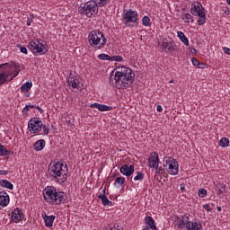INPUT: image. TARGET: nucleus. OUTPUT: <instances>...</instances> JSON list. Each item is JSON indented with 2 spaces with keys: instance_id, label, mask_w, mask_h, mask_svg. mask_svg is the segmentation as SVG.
Here are the masks:
<instances>
[{
  "instance_id": "1",
  "label": "nucleus",
  "mask_w": 230,
  "mask_h": 230,
  "mask_svg": "<svg viewBox=\"0 0 230 230\" xmlns=\"http://www.w3.org/2000/svg\"><path fill=\"white\" fill-rule=\"evenodd\" d=\"M136 75L127 66L117 68L114 75H110V84L116 89H128L134 84Z\"/></svg>"
},
{
  "instance_id": "2",
  "label": "nucleus",
  "mask_w": 230,
  "mask_h": 230,
  "mask_svg": "<svg viewBox=\"0 0 230 230\" xmlns=\"http://www.w3.org/2000/svg\"><path fill=\"white\" fill-rule=\"evenodd\" d=\"M67 164L61 162L50 164L49 166V175L57 182H66L67 181Z\"/></svg>"
},
{
  "instance_id": "3",
  "label": "nucleus",
  "mask_w": 230,
  "mask_h": 230,
  "mask_svg": "<svg viewBox=\"0 0 230 230\" xmlns=\"http://www.w3.org/2000/svg\"><path fill=\"white\" fill-rule=\"evenodd\" d=\"M21 69L15 63H4L0 65V87L6 82H12L19 75Z\"/></svg>"
},
{
  "instance_id": "4",
  "label": "nucleus",
  "mask_w": 230,
  "mask_h": 230,
  "mask_svg": "<svg viewBox=\"0 0 230 230\" xmlns=\"http://www.w3.org/2000/svg\"><path fill=\"white\" fill-rule=\"evenodd\" d=\"M43 197L48 204L54 206H58V204H62V202L67 200V195L63 191H57V189L53 186H48L44 189Z\"/></svg>"
},
{
  "instance_id": "5",
  "label": "nucleus",
  "mask_w": 230,
  "mask_h": 230,
  "mask_svg": "<svg viewBox=\"0 0 230 230\" xmlns=\"http://www.w3.org/2000/svg\"><path fill=\"white\" fill-rule=\"evenodd\" d=\"M88 42L94 49H102L107 44V38L99 30L92 31L88 35Z\"/></svg>"
},
{
  "instance_id": "6",
  "label": "nucleus",
  "mask_w": 230,
  "mask_h": 230,
  "mask_svg": "<svg viewBox=\"0 0 230 230\" xmlns=\"http://www.w3.org/2000/svg\"><path fill=\"white\" fill-rule=\"evenodd\" d=\"M98 6L96 4V1L92 0L88 1L85 4H82L78 7V13L81 15H85L88 17V19H91V17H96L98 15Z\"/></svg>"
},
{
  "instance_id": "7",
  "label": "nucleus",
  "mask_w": 230,
  "mask_h": 230,
  "mask_svg": "<svg viewBox=\"0 0 230 230\" xmlns=\"http://www.w3.org/2000/svg\"><path fill=\"white\" fill-rule=\"evenodd\" d=\"M28 49L33 53V55H46L49 49L48 43L41 39H35L29 42Z\"/></svg>"
},
{
  "instance_id": "8",
  "label": "nucleus",
  "mask_w": 230,
  "mask_h": 230,
  "mask_svg": "<svg viewBox=\"0 0 230 230\" xmlns=\"http://www.w3.org/2000/svg\"><path fill=\"white\" fill-rule=\"evenodd\" d=\"M122 22L128 28H134L136 24H139V14L137 11L132 9L124 10L122 13Z\"/></svg>"
},
{
  "instance_id": "9",
  "label": "nucleus",
  "mask_w": 230,
  "mask_h": 230,
  "mask_svg": "<svg viewBox=\"0 0 230 230\" xmlns=\"http://www.w3.org/2000/svg\"><path fill=\"white\" fill-rule=\"evenodd\" d=\"M190 13L195 17H199L197 21L198 26L206 24V9L199 2H194L190 6Z\"/></svg>"
},
{
  "instance_id": "10",
  "label": "nucleus",
  "mask_w": 230,
  "mask_h": 230,
  "mask_svg": "<svg viewBox=\"0 0 230 230\" xmlns=\"http://www.w3.org/2000/svg\"><path fill=\"white\" fill-rule=\"evenodd\" d=\"M164 166L170 175H177L179 173V162L172 156L164 158Z\"/></svg>"
},
{
  "instance_id": "11",
  "label": "nucleus",
  "mask_w": 230,
  "mask_h": 230,
  "mask_svg": "<svg viewBox=\"0 0 230 230\" xmlns=\"http://www.w3.org/2000/svg\"><path fill=\"white\" fill-rule=\"evenodd\" d=\"M180 227H186L187 230H202V224L199 221H190V214H185L180 220Z\"/></svg>"
},
{
  "instance_id": "12",
  "label": "nucleus",
  "mask_w": 230,
  "mask_h": 230,
  "mask_svg": "<svg viewBox=\"0 0 230 230\" xmlns=\"http://www.w3.org/2000/svg\"><path fill=\"white\" fill-rule=\"evenodd\" d=\"M28 128L31 134H39V132L42 130V120L37 117L30 119L28 121Z\"/></svg>"
},
{
  "instance_id": "13",
  "label": "nucleus",
  "mask_w": 230,
  "mask_h": 230,
  "mask_svg": "<svg viewBox=\"0 0 230 230\" xmlns=\"http://www.w3.org/2000/svg\"><path fill=\"white\" fill-rule=\"evenodd\" d=\"M66 82L69 89L72 90L73 93H78V91H80V79H78V76L70 75L66 77Z\"/></svg>"
},
{
  "instance_id": "14",
  "label": "nucleus",
  "mask_w": 230,
  "mask_h": 230,
  "mask_svg": "<svg viewBox=\"0 0 230 230\" xmlns=\"http://www.w3.org/2000/svg\"><path fill=\"white\" fill-rule=\"evenodd\" d=\"M22 218H24V214L22 213V210H21L19 208H14L11 212V222H13L14 224H19V222H22Z\"/></svg>"
},
{
  "instance_id": "15",
  "label": "nucleus",
  "mask_w": 230,
  "mask_h": 230,
  "mask_svg": "<svg viewBox=\"0 0 230 230\" xmlns=\"http://www.w3.org/2000/svg\"><path fill=\"white\" fill-rule=\"evenodd\" d=\"M148 164L150 168H153L154 170L159 168V154L157 152L151 153L148 159Z\"/></svg>"
},
{
  "instance_id": "16",
  "label": "nucleus",
  "mask_w": 230,
  "mask_h": 230,
  "mask_svg": "<svg viewBox=\"0 0 230 230\" xmlns=\"http://www.w3.org/2000/svg\"><path fill=\"white\" fill-rule=\"evenodd\" d=\"M119 172L125 177H131V175H134V172H135L134 164H130V165L123 164L119 168Z\"/></svg>"
},
{
  "instance_id": "17",
  "label": "nucleus",
  "mask_w": 230,
  "mask_h": 230,
  "mask_svg": "<svg viewBox=\"0 0 230 230\" xmlns=\"http://www.w3.org/2000/svg\"><path fill=\"white\" fill-rule=\"evenodd\" d=\"M90 108L98 109L100 112H108L109 111H112V106H107L105 104H100L98 102L90 104Z\"/></svg>"
},
{
  "instance_id": "18",
  "label": "nucleus",
  "mask_w": 230,
  "mask_h": 230,
  "mask_svg": "<svg viewBox=\"0 0 230 230\" xmlns=\"http://www.w3.org/2000/svg\"><path fill=\"white\" fill-rule=\"evenodd\" d=\"M10 204V196L4 191H0V208H6Z\"/></svg>"
},
{
  "instance_id": "19",
  "label": "nucleus",
  "mask_w": 230,
  "mask_h": 230,
  "mask_svg": "<svg viewBox=\"0 0 230 230\" xmlns=\"http://www.w3.org/2000/svg\"><path fill=\"white\" fill-rule=\"evenodd\" d=\"M42 218L45 222L46 227H53V222H55V218H57V217L53 215L48 216L46 214H42Z\"/></svg>"
},
{
  "instance_id": "20",
  "label": "nucleus",
  "mask_w": 230,
  "mask_h": 230,
  "mask_svg": "<svg viewBox=\"0 0 230 230\" xmlns=\"http://www.w3.org/2000/svg\"><path fill=\"white\" fill-rule=\"evenodd\" d=\"M145 222L147 229L157 230V226H155V220L152 217H146Z\"/></svg>"
},
{
  "instance_id": "21",
  "label": "nucleus",
  "mask_w": 230,
  "mask_h": 230,
  "mask_svg": "<svg viewBox=\"0 0 230 230\" xmlns=\"http://www.w3.org/2000/svg\"><path fill=\"white\" fill-rule=\"evenodd\" d=\"M44 146H46V140L40 139L33 145V150L36 152H40V150H44Z\"/></svg>"
},
{
  "instance_id": "22",
  "label": "nucleus",
  "mask_w": 230,
  "mask_h": 230,
  "mask_svg": "<svg viewBox=\"0 0 230 230\" xmlns=\"http://www.w3.org/2000/svg\"><path fill=\"white\" fill-rule=\"evenodd\" d=\"M177 37L185 46H190V40H188V37H186L184 32L181 31H177Z\"/></svg>"
},
{
  "instance_id": "23",
  "label": "nucleus",
  "mask_w": 230,
  "mask_h": 230,
  "mask_svg": "<svg viewBox=\"0 0 230 230\" xmlns=\"http://www.w3.org/2000/svg\"><path fill=\"white\" fill-rule=\"evenodd\" d=\"M162 48L165 51H173V46H172L171 42H168V40L164 39L162 40Z\"/></svg>"
},
{
  "instance_id": "24",
  "label": "nucleus",
  "mask_w": 230,
  "mask_h": 230,
  "mask_svg": "<svg viewBox=\"0 0 230 230\" xmlns=\"http://www.w3.org/2000/svg\"><path fill=\"white\" fill-rule=\"evenodd\" d=\"M181 20L187 24H189V22H195V20H193V16L191 15V13H188L181 14Z\"/></svg>"
},
{
  "instance_id": "25",
  "label": "nucleus",
  "mask_w": 230,
  "mask_h": 230,
  "mask_svg": "<svg viewBox=\"0 0 230 230\" xmlns=\"http://www.w3.org/2000/svg\"><path fill=\"white\" fill-rule=\"evenodd\" d=\"M31 87H33V83L26 82L23 84H22V86L20 87V90L22 93H28V91H30Z\"/></svg>"
},
{
  "instance_id": "26",
  "label": "nucleus",
  "mask_w": 230,
  "mask_h": 230,
  "mask_svg": "<svg viewBox=\"0 0 230 230\" xmlns=\"http://www.w3.org/2000/svg\"><path fill=\"white\" fill-rule=\"evenodd\" d=\"M0 186L2 188H7V190H13V184L10 182L8 180H1Z\"/></svg>"
},
{
  "instance_id": "27",
  "label": "nucleus",
  "mask_w": 230,
  "mask_h": 230,
  "mask_svg": "<svg viewBox=\"0 0 230 230\" xmlns=\"http://www.w3.org/2000/svg\"><path fill=\"white\" fill-rule=\"evenodd\" d=\"M125 184V177H118L114 182L116 188H121Z\"/></svg>"
},
{
  "instance_id": "28",
  "label": "nucleus",
  "mask_w": 230,
  "mask_h": 230,
  "mask_svg": "<svg viewBox=\"0 0 230 230\" xmlns=\"http://www.w3.org/2000/svg\"><path fill=\"white\" fill-rule=\"evenodd\" d=\"M217 188V195H221L222 197H224V193H226V184H221V187H218V185L216 186Z\"/></svg>"
},
{
  "instance_id": "29",
  "label": "nucleus",
  "mask_w": 230,
  "mask_h": 230,
  "mask_svg": "<svg viewBox=\"0 0 230 230\" xmlns=\"http://www.w3.org/2000/svg\"><path fill=\"white\" fill-rule=\"evenodd\" d=\"M142 24L143 26H147L148 28H150V26H152V22L150 20V16L146 15L142 18Z\"/></svg>"
},
{
  "instance_id": "30",
  "label": "nucleus",
  "mask_w": 230,
  "mask_h": 230,
  "mask_svg": "<svg viewBox=\"0 0 230 230\" xmlns=\"http://www.w3.org/2000/svg\"><path fill=\"white\" fill-rule=\"evenodd\" d=\"M191 62L195 67H199V69H204V66H206V64L200 63V61L195 58H192Z\"/></svg>"
},
{
  "instance_id": "31",
  "label": "nucleus",
  "mask_w": 230,
  "mask_h": 230,
  "mask_svg": "<svg viewBox=\"0 0 230 230\" xmlns=\"http://www.w3.org/2000/svg\"><path fill=\"white\" fill-rule=\"evenodd\" d=\"M5 155H10V151L4 148V146L0 144V157H4Z\"/></svg>"
},
{
  "instance_id": "32",
  "label": "nucleus",
  "mask_w": 230,
  "mask_h": 230,
  "mask_svg": "<svg viewBox=\"0 0 230 230\" xmlns=\"http://www.w3.org/2000/svg\"><path fill=\"white\" fill-rule=\"evenodd\" d=\"M219 145L220 146H222L223 148H227V146H229V138L227 137H222L219 141Z\"/></svg>"
},
{
  "instance_id": "33",
  "label": "nucleus",
  "mask_w": 230,
  "mask_h": 230,
  "mask_svg": "<svg viewBox=\"0 0 230 230\" xmlns=\"http://www.w3.org/2000/svg\"><path fill=\"white\" fill-rule=\"evenodd\" d=\"M95 3L97 4V8L98 6L102 8L103 6H107V4L111 3V0H96Z\"/></svg>"
},
{
  "instance_id": "34",
  "label": "nucleus",
  "mask_w": 230,
  "mask_h": 230,
  "mask_svg": "<svg viewBox=\"0 0 230 230\" xmlns=\"http://www.w3.org/2000/svg\"><path fill=\"white\" fill-rule=\"evenodd\" d=\"M99 199L100 200H102L103 206H112V201L109 200V198H107V196H102Z\"/></svg>"
},
{
  "instance_id": "35",
  "label": "nucleus",
  "mask_w": 230,
  "mask_h": 230,
  "mask_svg": "<svg viewBox=\"0 0 230 230\" xmlns=\"http://www.w3.org/2000/svg\"><path fill=\"white\" fill-rule=\"evenodd\" d=\"M145 179V173L143 172H137V175L133 178V181H143Z\"/></svg>"
},
{
  "instance_id": "36",
  "label": "nucleus",
  "mask_w": 230,
  "mask_h": 230,
  "mask_svg": "<svg viewBox=\"0 0 230 230\" xmlns=\"http://www.w3.org/2000/svg\"><path fill=\"white\" fill-rule=\"evenodd\" d=\"M106 193H107L106 188L105 187L103 188V186H102L99 190L98 199L102 197H107Z\"/></svg>"
},
{
  "instance_id": "37",
  "label": "nucleus",
  "mask_w": 230,
  "mask_h": 230,
  "mask_svg": "<svg viewBox=\"0 0 230 230\" xmlns=\"http://www.w3.org/2000/svg\"><path fill=\"white\" fill-rule=\"evenodd\" d=\"M98 58H99V60H109V62H111V56H109V55H107V54H100L99 56H98Z\"/></svg>"
},
{
  "instance_id": "38",
  "label": "nucleus",
  "mask_w": 230,
  "mask_h": 230,
  "mask_svg": "<svg viewBox=\"0 0 230 230\" xmlns=\"http://www.w3.org/2000/svg\"><path fill=\"white\" fill-rule=\"evenodd\" d=\"M109 230H123V226L118 223H115L111 226Z\"/></svg>"
},
{
  "instance_id": "39",
  "label": "nucleus",
  "mask_w": 230,
  "mask_h": 230,
  "mask_svg": "<svg viewBox=\"0 0 230 230\" xmlns=\"http://www.w3.org/2000/svg\"><path fill=\"white\" fill-rule=\"evenodd\" d=\"M111 62H123V57L121 56H111Z\"/></svg>"
},
{
  "instance_id": "40",
  "label": "nucleus",
  "mask_w": 230,
  "mask_h": 230,
  "mask_svg": "<svg viewBox=\"0 0 230 230\" xmlns=\"http://www.w3.org/2000/svg\"><path fill=\"white\" fill-rule=\"evenodd\" d=\"M199 197H201V199H204L206 195H208V190L206 189H199L198 191Z\"/></svg>"
},
{
  "instance_id": "41",
  "label": "nucleus",
  "mask_w": 230,
  "mask_h": 230,
  "mask_svg": "<svg viewBox=\"0 0 230 230\" xmlns=\"http://www.w3.org/2000/svg\"><path fill=\"white\" fill-rule=\"evenodd\" d=\"M211 206H215V204H213V203L205 204V205H203V208H205V210L208 212H211V211H213V208H211Z\"/></svg>"
},
{
  "instance_id": "42",
  "label": "nucleus",
  "mask_w": 230,
  "mask_h": 230,
  "mask_svg": "<svg viewBox=\"0 0 230 230\" xmlns=\"http://www.w3.org/2000/svg\"><path fill=\"white\" fill-rule=\"evenodd\" d=\"M33 19H35V16L33 14H30L27 18V26H31Z\"/></svg>"
},
{
  "instance_id": "43",
  "label": "nucleus",
  "mask_w": 230,
  "mask_h": 230,
  "mask_svg": "<svg viewBox=\"0 0 230 230\" xmlns=\"http://www.w3.org/2000/svg\"><path fill=\"white\" fill-rule=\"evenodd\" d=\"M41 128L43 129L44 136H48V134H49V128H48V127H46V125H44V123H42Z\"/></svg>"
},
{
  "instance_id": "44",
  "label": "nucleus",
  "mask_w": 230,
  "mask_h": 230,
  "mask_svg": "<svg viewBox=\"0 0 230 230\" xmlns=\"http://www.w3.org/2000/svg\"><path fill=\"white\" fill-rule=\"evenodd\" d=\"M156 173H158L159 175H163V173H164V168L163 167H157V169H155Z\"/></svg>"
},
{
  "instance_id": "45",
  "label": "nucleus",
  "mask_w": 230,
  "mask_h": 230,
  "mask_svg": "<svg viewBox=\"0 0 230 230\" xmlns=\"http://www.w3.org/2000/svg\"><path fill=\"white\" fill-rule=\"evenodd\" d=\"M21 53H24V55H28V49L26 47H20Z\"/></svg>"
},
{
  "instance_id": "46",
  "label": "nucleus",
  "mask_w": 230,
  "mask_h": 230,
  "mask_svg": "<svg viewBox=\"0 0 230 230\" xmlns=\"http://www.w3.org/2000/svg\"><path fill=\"white\" fill-rule=\"evenodd\" d=\"M223 50H224V53H226V55H230V49H229V48L225 47V48L223 49Z\"/></svg>"
},
{
  "instance_id": "47",
  "label": "nucleus",
  "mask_w": 230,
  "mask_h": 230,
  "mask_svg": "<svg viewBox=\"0 0 230 230\" xmlns=\"http://www.w3.org/2000/svg\"><path fill=\"white\" fill-rule=\"evenodd\" d=\"M28 111H30V109L28 108V105H26L22 110L23 114H28Z\"/></svg>"
},
{
  "instance_id": "48",
  "label": "nucleus",
  "mask_w": 230,
  "mask_h": 230,
  "mask_svg": "<svg viewBox=\"0 0 230 230\" xmlns=\"http://www.w3.org/2000/svg\"><path fill=\"white\" fill-rule=\"evenodd\" d=\"M0 175H8V171H6V170H0Z\"/></svg>"
},
{
  "instance_id": "49",
  "label": "nucleus",
  "mask_w": 230,
  "mask_h": 230,
  "mask_svg": "<svg viewBox=\"0 0 230 230\" xmlns=\"http://www.w3.org/2000/svg\"><path fill=\"white\" fill-rule=\"evenodd\" d=\"M156 111H157L158 112H163V106L157 105V106H156Z\"/></svg>"
},
{
  "instance_id": "50",
  "label": "nucleus",
  "mask_w": 230,
  "mask_h": 230,
  "mask_svg": "<svg viewBox=\"0 0 230 230\" xmlns=\"http://www.w3.org/2000/svg\"><path fill=\"white\" fill-rule=\"evenodd\" d=\"M27 107H28L29 109H35V105H31V104L27 105Z\"/></svg>"
},
{
  "instance_id": "51",
  "label": "nucleus",
  "mask_w": 230,
  "mask_h": 230,
  "mask_svg": "<svg viewBox=\"0 0 230 230\" xmlns=\"http://www.w3.org/2000/svg\"><path fill=\"white\" fill-rule=\"evenodd\" d=\"M38 111H39V112H40V114H42V112H44V110H42V108H40V107Z\"/></svg>"
},
{
  "instance_id": "52",
  "label": "nucleus",
  "mask_w": 230,
  "mask_h": 230,
  "mask_svg": "<svg viewBox=\"0 0 230 230\" xmlns=\"http://www.w3.org/2000/svg\"><path fill=\"white\" fill-rule=\"evenodd\" d=\"M217 211H222V208L221 207H217Z\"/></svg>"
},
{
  "instance_id": "53",
  "label": "nucleus",
  "mask_w": 230,
  "mask_h": 230,
  "mask_svg": "<svg viewBox=\"0 0 230 230\" xmlns=\"http://www.w3.org/2000/svg\"><path fill=\"white\" fill-rule=\"evenodd\" d=\"M40 108V106H36V105H35V108H34V109H37V111H39Z\"/></svg>"
},
{
  "instance_id": "54",
  "label": "nucleus",
  "mask_w": 230,
  "mask_h": 230,
  "mask_svg": "<svg viewBox=\"0 0 230 230\" xmlns=\"http://www.w3.org/2000/svg\"><path fill=\"white\" fill-rule=\"evenodd\" d=\"M170 84H173V79H172L171 81H169Z\"/></svg>"
},
{
  "instance_id": "55",
  "label": "nucleus",
  "mask_w": 230,
  "mask_h": 230,
  "mask_svg": "<svg viewBox=\"0 0 230 230\" xmlns=\"http://www.w3.org/2000/svg\"><path fill=\"white\" fill-rule=\"evenodd\" d=\"M227 4H230V0H226Z\"/></svg>"
},
{
  "instance_id": "56",
  "label": "nucleus",
  "mask_w": 230,
  "mask_h": 230,
  "mask_svg": "<svg viewBox=\"0 0 230 230\" xmlns=\"http://www.w3.org/2000/svg\"><path fill=\"white\" fill-rule=\"evenodd\" d=\"M193 51H194L195 53H197V49H193Z\"/></svg>"
}]
</instances>
